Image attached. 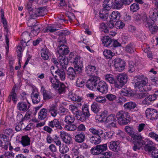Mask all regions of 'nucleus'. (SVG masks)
Here are the masks:
<instances>
[{"label": "nucleus", "instance_id": "21", "mask_svg": "<svg viewBox=\"0 0 158 158\" xmlns=\"http://www.w3.org/2000/svg\"><path fill=\"white\" fill-rule=\"evenodd\" d=\"M59 62L60 68L63 69H66L67 65L68 63V59L65 56H60L59 57Z\"/></svg>", "mask_w": 158, "mask_h": 158}, {"label": "nucleus", "instance_id": "57", "mask_svg": "<svg viewBox=\"0 0 158 158\" xmlns=\"http://www.w3.org/2000/svg\"><path fill=\"white\" fill-rule=\"evenodd\" d=\"M140 91L142 92L139 93H137V97L138 98L142 99L145 98L148 96V93L146 92L147 91L144 90L143 91Z\"/></svg>", "mask_w": 158, "mask_h": 158}, {"label": "nucleus", "instance_id": "48", "mask_svg": "<svg viewBox=\"0 0 158 158\" xmlns=\"http://www.w3.org/2000/svg\"><path fill=\"white\" fill-rule=\"evenodd\" d=\"M59 151L62 154H64L67 152L69 151V148L68 146L65 144H62L59 147Z\"/></svg>", "mask_w": 158, "mask_h": 158}, {"label": "nucleus", "instance_id": "32", "mask_svg": "<svg viewBox=\"0 0 158 158\" xmlns=\"http://www.w3.org/2000/svg\"><path fill=\"white\" fill-rule=\"evenodd\" d=\"M97 71L95 66L88 65L86 67L85 72L89 75L96 73Z\"/></svg>", "mask_w": 158, "mask_h": 158}, {"label": "nucleus", "instance_id": "52", "mask_svg": "<svg viewBox=\"0 0 158 158\" xmlns=\"http://www.w3.org/2000/svg\"><path fill=\"white\" fill-rule=\"evenodd\" d=\"M97 146L100 154L107 149V145L106 143L102 145H98Z\"/></svg>", "mask_w": 158, "mask_h": 158}, {"label": "nucleus", "instance_id": "61", "mask_svg": "<svg viewBox=\"0 0 158 158\" xmlns=\"http://www.w3.org/2000/svg\"><path fill=\"white\" fill-rule=\"evenodd\" d=\"M148 136L150 137L158 142V135L155 133L153 132H150L149 133Z\"/></svg>", "mask_w": 158, "mask_h": 158}, {"label": "nucleus", "instance_id": "27", "mask_svg": "<svg viewBox=\"0 0 158 158\" xmlns=\"http://www.w3.org/2000/svg\"><path fill=\"white\" fill-rule=\"evenodd\" d=\"M85 139V135L83 132H81L76 135L74 137V140L77 143H80L83 142Z\"/></svg>", "mask_w": 158, "mask_h": 158}, {"label": "nucleus", "instance_id": "10", "mask_svg": "<svg viewBox=\"0 0 158 158\" xmlns=\"http://www.w3.org/2000/svg\"><path fill=\"white\" fill-rule=\"evenodd\" d=\"M96 90H98L102 94H106L108 91V87L107 84L103 81L98 82Z\"/></svg>", "mask_w": 158, "mask_h": 158}, {"label": "nucleus", "instance_id": "26", "mask_svg": "<svg viewBox=\"0 0 158 158\" xmlns=\"http://www.w3.org/2000/svg\"><path fill=\"white\" fill-rule=\"evenodd\" d=\"M48 110L51 115L53 117H55L58 113L57 106L56 105H52L50 106Z\"/></svg>", "mask_w": 158, "mask_h": 158}, {"label": "nucleus", "instance_id": "35", "mask_svg": "<svg viewBox=\"0 0 158 158\" xmlns=\"http://www.w3.org/2000/svg\"><path fill=\"white\" fill-rule=\"evenodd\" d=\"M127 75L126 74L122 73L120 74L117 77V80H119L124 85L127 82Z\"/></svg>", "mask_w": 158, "mask_h": 158}, {"label": "nucleus", "instance_id": "23", "mask_svg": "<svg viewBox=\"0 0 158 158\" xmlns=\"http://www.w3.org/2000/svg\"><path fill=\"white\" fill-rule=\"evenodd\" d=\"M64 69H58L55 71L56 75V77H59L61 81H64L65 78V73L64 70Z\"/></svg>", "mask_w": 158, "mask_h": 158}, {"label": "nucleus", "instance_id": "20", "mask_svg": "<svg viewBox=\"0 0 158 158\" xmlns=\"http://www.w3.org/2000/svg\"><path fill=\"white\" fill-rule=\"evenodd\" d=\"M149 16L152 21H156L158 17V10L155 8H151L149 12Z\"/></svg>", "mask_w": 158, "mask_h": 158}, {"label": "nucleus", "instance_id": "25", "mask_svg": "<svg viewBox=\"0 0 158 158\" xmlns=\"http://www.w3.org/2000/svg\"><path fill=\"white\" fill-rule=\"evenodd\" d=\"M30 138L28 135L23 136L21 138L20 142L24 147H26L30 145Z\"/></svg>", "mask_w": 158, "mask_h": 158}, {"label": "nucleus", "instance_id": "63", "mask_svg": "<svg viewBox=\"0 0 158 158\" xmlns=\"http://www.w3.org/2000/svg\"><path fill=\"white\" fill-rule=\"evenodd\" d=\"M111 156L112 153L111 152H106L102 154L100 158H110Z\"/></svg>", "mask_w": 158, "mask_h": 158}, {"label": "nucleus", "instance_id": "53", "mask_svg": "<svg viewBox=\"0 0 158 158\" xmlns=\"http://www.w3.org/2000/svg\"><path fill=\"white\" fill-rule=\"evenodd\" d=\"M74 64V68L77 71L80 72L82 70L83 66V62H82L81 63L80 62Z\"/></svg>", "mask_w": 158, "mask_h": 158}, {"label": "nucleus", "instance_id": "62", "mask_svg": "<svg viewBox=\"0 0 158 158\" xmlns=\"http://www.w3.org/2000/svg\"><path fill=\"white\" fill-rule=\"evenodd\" d=\"M103 31L106 33H107L109 34V35L111 36H114L115 34V32L114 31H111V29H109L108 28H103Z\"/></svg>", "mask_w": 158, "mask_h": 158}, {"label": "nucleus", "instance_id": "50", "mask_svg": "<svg viewBox=\"0 0 158 158\" xmlns=\"http://www.w3.org/2000/svg\"><path fill=\"white\" fill-rule=\"evenodd\" d=\"M57 89H55L57 90L60 94H61L64 92L65 90L66 87L65 85L62 83L60 82Z\"/></svg>", "mask_w": 158, "mask_h": 158}, {"label": "nucleus", "instance_id": "2", "mask_svg": "<svg viewBox=\"0 0 158 158\" xmlns=\"http://www.w3.org/2000/svg\"><path fill=\"white\" fill-rule=\"evenodd\" d=\"M132 139V142L134 146L132 149L135 151L140 149L145 144L144 138L139 133H135V132L131 136Z\"/></svg>", "mask_w": 158, "mask_h": 158}, {"label": "nucleus", "instance_id": "56", "mask_svg": "<svg viewBox=\"0 0 158 158\" xmlns=\"http://www.w3.org/2000/svg\"><path fill=\"white\" fill-rule=\"evenodd\" d=\"M139 9V5L137 3H133L130 6V10L132 12H135Z\"/></svg>", "mask_w": 158, "mask_h": 158}, {"label": "nucleus", "instance_id": "51", "mask_svg": "<svg viewBox=\"0 0 158 158\" xmlns=\"http://www.w3.org/2000/svg\"><path fill=\"white\" fill-rule=\"evenodd\" d=\"M41 91L43 93L44 98V99H49L52 98V97L50 94L46 91L44 89V88L42 87L41 89Z\"/></svg>", "mask_w": 158, "mask_h": 158}, {"label": "nucleus", "instance_id": "49", "mask_svg": "<svg viewBox=\"0 0 158 158\" xmlns=\"http://www.w3.org/2000/svg\"><path fill=\"white\" fill-rule=\"evenodd\" d=\"M35 15L36 17L43 16L45 15L44 10L41 8L35 9Z\"/></svg>", "mask_w": 158, "mask_h": 158}, {"label": "nucleus", "instance_id": "36", "mask_svg": "<svg viewBox=\"0 0 158 158\" xmlns=\"http://www.w3.org/2000/svg\"><path fill=\"white\" fill-rule=\"evenodd\" d=\"M91 110L94 113H98L101 109L99 104L96 103H93L91 106Z\"/></svg>", "mask_w": 158, "mask_h": 158}, {"label": "nucleus", "instance_id": "58", "mask_svg": "<svg viewBox=\"0 0 158 158\" xmlns=\"http://www.w3.org/2000/svg\"><path fill=\"white\" fill-rule=\"evenodd\" d=\"M108 111L106 110H105L101 112L100 116L102 118V120L103 122H104L105 121L108 116Z\"/></svg>", "mask_w": 158, "mask_h": 158}, {"label": "nucleus", "instance_id": "18", "mask_svg": "<svg viewBox=\"0 0 158 158\" xmlns=\"http://www.w3.org/2000/svg\"><path fill=\"white\" fill-rule=\"evenodd\" d=\"M69 52L68 47L64 45H61L59 47L58 52L60 56H62L64 55L67 54Z\"/></svg>", "mask_w": 158, "mask_h": 158}, {"label": "nucleus", "instance_id": "46", "mask_svg": "<svg viewBox=\"0 0 158 158\" xmlns=\"http://www.w3.org/2000/svg\"><path fill=\"white\" fill-rule=\"evenodd\" d=\"M75 120L74 117L70 115L66 116L64 118V121L67 124L73 123Z\"/></svg>", "mask_w": 158, "mask_h": 158}, {"label": "nucleus", "instance_id": "55", "mask_svg": "<svg viewBox=\"0 0 158 158\" xmlns=\"http://www.w3.org/2000/svg\"><path fill=\"white\" fill-rule=\"evenodd\" d=\"M128 71L131 73H133L135 70V65L132 61H130L129 63Z\"/></svg>", "mask_w": 158, "mask_h": 158}, {"label": "nucleus", "instance_id": "17", "mask_svg": "<svg viewBox=\"0 0 158 158\" xmlns=\"http://www.w3.org/2000/svg\"><path fill=\"white\" fill-rule=\"evenodd\" d=\"M29 106L30 103L28 102L27 103L24 102H21L18 103L17 108L20 111H26L29 108Z\"/></svg>", "mask_w": 158, "mask_h": 158}, {"label": "nucleus", "instance_id": "34", "mask_svg": "<svg viewBox=\"0 0 158 158\" xmlns=\"http://www.w3.org/2000/svg\"><path fill=\"white\" fill-rule=\"evenodd\" d=\"M58 27L56 25L51 24L47 27L44 31V32H53L58 29L56 28Z\"/></svg>", "mask_w": 158, "mask_h": 158}, {"label": "nucleus", "instance_id": "40", "mask_svg": "<svg viewBox=\"0 0 158 158\" xmlns=\"http://www.w3.org/2000/svg\"><path fill=\"white\" fill-rule=\"evenodd\" d=\"M89 131L92 134L97 135H102L103 134L102 131L100 129H97L94 127H91L89 129Z\"/></svg>", "mask_w": 158, "mask_h": 158}, {"label": "nucleus", "instance_id": "31", "mask_svg": "<svg viewBox=\"0 0 158 158\" xmlns=\"http://www.w3.org/2000/svg\"><path fill=\"white\" fill-rule=\"evenodd\" d=\"M31 97L33 103H38L40 101V98L37 92H33L31 94Z\"/></svg>", "mask_w": 158, "mask_h": 158}, {"label": "nucleus", "instance_id": "44", "mask_svg": "<svg viewBox=\"0 0 158 158\" xmlns=\"http://www.w3.org/2000/svg\"><path fill=\"white\" fill-rule=\"evenodd\" d=\"M64 128L66 131H73L76 130L77 128V126L74 124L69 123L66 125Z\"/></svg>", "mask_w": 158, "mask_h": 158}, {"label": "nucleus", "instance_id": "54", "mask_svg": "<svg viewBox=\"0 0 158 158\" xmlns=\"http://www.w3.org/2000/svg\"><path fill=\"white\" fill-rule=\"evenodd\" d=\"M85 82L83 79L80 77L77 78L76 81V85L77 87H82L85 85Z\"/></svg>", "mask_w": 158, "mask_h": 158}, {"label": "nucleus", "instance_id": "60", "mask_svg": "<svg viewBox=\"0 0 158 158\" xmlns=\"http://www.w3.org/2000/svg\"><path fill=\"white\" fill-rule=\"evenodd\" d=\"M6 158H14L15 154L12 152H6L3 154Z\"/></svg>", "mask_w": 158, "mask_h": 158}, {"label": "nucleus", "instance_id": "6", "mask_svg": "<svg viewBox=\"0 0 158 158\" xmlns=\"http://www.w3.org/2000/svg\"><path fill=\"white\" fill-rule=\"evenodd\" d=\"M145 114L147 118L152 120H155L158 118V111L152 108H147L145 111Z\"/></svg>", "mask_w": 158, "mask_h": 158}, {"label": "nucleus", "instance_id": "42", "mask_svg": "<svg viewBox=\"0 0 158 158\" xmlns=\"http://www.w3.org/2000/svg\"><path fill=\"white\" fill-rule=\"evenodd\" d=\"M105 80L111 84H114L115 79L113 75L110 74H106L104 76Z\"/></svg>", "mask_w": 158, "mask_h": 158}, {"label": "nucleus", "instance_id": "22", "mask_svg": "<svg viewBox=\"0 0 158 158\" xmlns=\"http://www.w3.org/2000/svg\"><path fill=\"white\" fill-rule=\"evenodd\" d=\"M156 98V95H154V94L147 97L146 96L142 101V103L143 105H148L152 101L155 100Z\"/></svg>", "mask_w": 158, "mask_h": 158}, {"label": "nucleus", "instance_id": "3", "mask_svg": "<svg viewBox=\"0 0 158 158\" xmlns=\"http://www.w3.org/2000/svg\"><path fill=\"white\" fill-rule=\"evenodd\" d=\"M116 116L120 124H127L129 123L130 116L128 112L121 110L117 113Z\"/></svg>", "mask_w": 158, "mask_h": 158}, {"label": "nucleus", "instance_id": "29", "mask_svg": "<svg viewBox=\"0 0 158 158\" xmlns=\"http://www.w3.org/2000/svg\"><path fill=\"white\" fill-rule=\"evenodd\" d=\"M67 73L68 78L71 80H73L76 77V72L72 67H70L69 68Z\"/></svg>", "mask_w": 158, "mask_h": 158}, {"label": "nucleus", "instance_id": "59", "mask_svg": "<svg viewBox=\"0 0 158 158\" xmlns=\"http://www.w3.org/2000/svg\"><path fill=\"white\" fill-rule=\"evenodd\" d=\"M125 129L126 131L131 136L135 132L132 127L129 126H126L125 127Z\"/></svg>", "mask_w": 158, "mask_h": 158}, {"label": "nucleus", "instance_id": "11", "mask_svg": "<svg viewBox=\"0 0 158 158\" xmlns=\"http://www.w3.org/2000/svg\"><path fill=\"white\" fill-rule=\"evenodd\" d=\"M8 137L5 135H2L0 137V146L4 149L7 150L9 144Z\"/></svg>", "mask_w": 158, "mask_h": 158}, {"label": "nucleus", "instance_id": "4", "mask_svg": "<svg viewBox=\"0 0 158 158\" xmlns=\"http://www.w3.org/2000/svg\"><path fill=\"white\" fill-rule=\"evenodd\" d=\"M99 80V77L93 76L89 78L86 84L87 87L93 91H96L98 84V81Z\"/></svg>", "mask_w": 158, "mask_h": 158}, {"label": "nucleus", "instance_id": "45", "mask_svg": "<svg viewBox=\"0 0 158 158\" xmlns=\"http://www.w3.org/2000/svg\"><path fill=\"white\" fill-rule=\"evenodd\" d=\"M125 50L128 53H132L135 50V47L133 44L130 43L126 46Z\"/></svg>", "mask_w": 158, "mask_h": 158}, {"label": "nucleus", "instance_id": "9", "mask_svg": "<svg viewBox=\"0 0 158 158\" xmlns=\"http://www.w3.org/2000/svg\"><path fill=\"white\" fill-rule=\"evenodd\" d=\"M125 62L123 60L119 58L115 59L114 60V65L117 71L121 72L124 69Z\"/></svg>", "mask_w": 158, "mask_h": 158}, {"label": "nucleus", "instance_id": "14", "mask_svg": "<svg viewBox=\"0 0 158 158\" xmlns=\"http://www.w3.org/2000/svg\"><path fill=\"white\" fill-rule=\"evenodd\" d=\"M144 25L146 27H148L152 33L158 30V27L156 25H154L151 21L148 19L145 22Z\"/></svg>", "mask_w": 158, "mask_h": 158}, {"label": "nucleus", "instance_id": "13", "mask_svg": "<svg viewBox=\"0 0 158 158\" xmlns=\"http://www.w3.org/2000/svg\"><path fill=\"white\" fill-rule=\"evenodd\" d=\"M133 18L137 22H139L142 19L144 24L148 19L146 14L145 13H143L140 15L136 13L133 15Z\"/></svg>", "mask_w": 158, "mask_h": 158}, {"label": "nucleus", "instance_id": "28", "mask_svg": "<svg viewBox=\"0 0 158 158\" xmlns=\"http://www.w3.org/2000/svg\"><path fill=\"white\" fill-rule=\"evenodd\" d=\"M41 56L44 60L48 59L50 55V53L48 49L47 48H43L41 51Z\"/></svg>", "mask_w": 158, "mask_h": 158}, {"label": "nucleus", "instance_id": "15", "mask_svg": "<svg viewBox=\"0 0 158 158\" xmlns=\"http://www.w3.org/2000/svg\"><path fill=\"white\" fill-rule=\"evenodd\" d=\"M49 81L51 86L54 89H56L58 87L60 81L53 77H48Z\"/></svg>", "mask_w": 158, "mask_h": 158}, {"label": "nucleus", "instance_id": "41", "mask_svg": "<svg viewBox=\"0 0 158 158\" xmlns=\"http://www.w3.org/2000/svg\"><path fill=\"white\" fill-rule=\"evenodd\" d=\"M69 109L71 110L75 116L78 117L80 115V111L78 110L77 107L73 105H70L69 106Z\"/></svg>", "mask_w": 158, "mask_h": 158}, {"label": "nucleus", "instance_id": "24", "mask_svg": "<svg viewBox=\"0 0 158 158\" xmlns=\"http://www.w3.org/2000/svg\"><path fill=\"white\" fill-rule=\"evenodd\" d=\"M120 14L118 11L115 10L113 11L110 15L109 18L111 21L115 22L116 20L120 19Z\"/></svg>", "mask_w": 158, "mask_h": 158}, {"label": "nucleus", "instance_id": "5", "mask_svg": "<svg viewBox=\"0 0 158 158\" xmlns=\"http://www.w3.org/2000/svg\"><path fill=\"white\" fill-rule=\"evenodd\" d=\"M113 6V0H105L103 3V9L102 11V13H100L99 14L100 17H102L103 15L102 16H101V15L103 14H107V12L111 9Z\"/></svg>", "mask_w": 158, "mask_h": 158}, {"label": "nucleus", "instance_id": "38", "mask_svg": "<svg viewBox=\"0 0 158 158\" xmlns=\"http://www.w3.org/2000/svg\"><path fill=\"white\" fill-rule=\"evenodd\" d=\"M103 44L104 46L107 47L111 43V39L108 36H104L102 39Z\"/></svg>", "mask_w": 158, "mask_h": 158}, {"label": "nucleus", "instance_id": "12", "mask_svg": "<svg viewBox=\"0 0 158 158\" xmlns=\"http://www.w3.org/2000/svg\"><path fill=\"white\" fill-rule=\"evenodd\" d=\"M48 125L52 128H56V129L60 130L62 128L61 124L58 119L54 118L53 120L49 121Z\"/></svg>", "mask_w": 158, "mask_h": 158}, {"label": "nucleus", "instance_id": "33", "mask_svg": "<svg viewBox=\"0 0 158 158\" xmlns=\"http://www.w3.org/2000/svg\"><path fill=\"white\" fill-rule=\"evenodd\" d=\"M88 107V106L87 104H85L82 107L83 114L81 115V116L82 115H84L85 116L83 118L82 121L85 120V119L86 117L88 118L90 116Z\"/></svg>", "mask_w": 158, "mask_h": 158}, {"label": "nucleus", "instance_id": "43", "mask_svg": "<svg viewBox=\"0 0 158 158\" xmlns=\"http://www.w3.org/2000/svg\"><path fill=\"white\" fill-rule=\"evenodd\" d=\"M101 135H97L96 136H92L90 139V141L94 144H98L101 141Z\"/></svg>", "mask_w": 158, "mask_h": 158}, {"label": "nucleus", "instance_id": "39", "mask_svg": "<svg viewBox=\"0 0 158 158\" xmlns=\"http://www.w3.org/2000/svg\"><path fill=\"white\" fill-rule=\"evenodd\" d=\"M61 33L64 36L62 37H61V36H59V41L60 43L62 42L63 43H64L65 42V37L64 36L69 35L70 33V32L67 30H63L61 31Z\"/></svg>", "mask_w": 158, "mask_h": 158}, {"label": "nucleus", "instance_id": "37", "mask_svg": "<svg viewBox=\"0 0 158 158\" xmlns=\"http://www.w3.org/2000/svg\"><path fill=\"white\" fill-rule=\"evenodd\" d=\"M136 106V104L134 102H130L125 103L124 106V108L126 109L131 110L134 109Z\"/></svg>", "mask_w": 158, "mask_h": 158}, {"label": "nucleus", "instance_id": "8", "mask_svg": "<svg viewBox=\"0 0 158 158\" xmlns=\"http://www.w3.org/2000/svg\"><path fill=\"white\" fill-rule=\"evenodd\" d=\"M60 136L64 142L68 145L73 143V139L69 134L64 131H60Z\"/></svg>", "mask_w": 158, "mask_h": 158}, {"label": "nucleus", "instance_id": "47", "mask_svg": "<svg viewBox=\"0 0 158 158\" xmlns=\"http://www.w3.org/2000/svg\"><path fill=\"white\" fill-rule=\"evenodd\" d=\"M103 54L106 59H108L112 58L115 54L110 50H105L103 52Z\"/></svg>", "mask_w": 158, "mask_h": 158}, {"label": "nucleus", "instance_id": "30", "mask_svg": "<svg viewBox=\"0 0 158 158\" xmlns=\"http://www.w3.org/2000/svg\"><path fill=\"white\" fill-rule=\"evenodd\" d=\"M47 110L44 108L41 109L38 113V118L40 120L45 119L47 117Z\"/></svg>", "mask_w": 158, "mask_h": 158}, {"label": "nucleus", "instance_id": "7", "mask_svg": "<svg viewBox=\"0 0 158 158\" xmlns=\"http://www.w3.org/2000/svg\"><path fill=\"white\" fill-rule=\"evenodd\" d=\"M115 114H111L107 117L104 122L109 123L107 126L108 128L115 127L117 122Z\"/></svg>", "mask_w": 158, "mask_h": 158}, {"label": "nucleus", "instance_id": "19", "mask_svg": "<svg viewBox=\"0 0 158 158\" xmlns=\"http://www.w3.org/2000/svg\"><path fill=\"white\" fill-rule=\"evenodd\" d=\"M119 141H112L109 143V147L110 149L115 152H118L119 149Z\"/></svg>", "mask_w": 158, "mask_h": 158}, {"label": "nucleus", "instance_id": "64", "mask_svg": "<svg viewBox=\"0 0 158 158\" xmlns=\"http://www.w3.org/2000/svg\"><path fill=\"white\" fill-rule=\"evenodd\" d=\"M144 149L146 151L151 152L155 149V147L153 145H145Z\"/></svg>", "mask_w": 158, "mask_h": 158}, {"label": "nucleus", "instance_id": "1", "mask_svg": "<svg viewBox=\"0 0 158 158\" xmlns=\"http://www.w3.org/2000/svg\"><path fill=\"white\" fill-rule=\"evenodd\" d=\"M134 80L135 82V87L137 90L143 91H150L151 89V86L149 85L148 79L144 76H135L134 77Z\"/></svg>", "mask_w": 158, "mask_h": 158}, {"label": "nucleus", "instance_id": "16", "mask_svg": "<svg viewBox=\"0 0 158 158\" xmlns=\"http://www.w3.org/2000/svg\"><path fill=\"white\" fill-rule=\"evenodd\" d=\"M15 87L14 86L10 94L8 96L7 99L8 102H10L11 99L15 103H16L17 101L18 100V97L16 93L15 92Z\"/></svg>", "mask_w": 158, "mask_h": 158}]
</instances>
